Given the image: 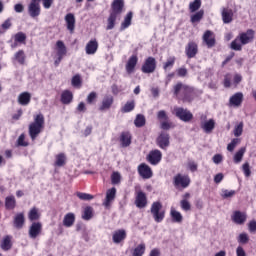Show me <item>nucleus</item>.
Listing matches in <instances>:
<instances>
[{"label": "nucleus", "mask_w": 256, "mask_h": 256, "mask_svg": "<svg viewBox=\"0 0 256 256\" xmlns=\"http://www.w3.org/2000/svg\"><path fill=\"white\" fill-rule=\"evenodd\" d=\"M99 49V42L97 39L90 40L85 47L86 55H95Z\"/></svg>", "instance_id": "nucleus-21"}, {"label": "nucleus", "mask_w": 256, "mask_h": 256, "mask_svg": "<svg viewBox=\"0 0 256 256\" xmlns=\"http://www.w3.org/2000/svg\"><path fill=\"white\" fill-rule=\"evenodd\" d=\"M66 27L70 33H75V15L68 13L65 16Z\"/></svg>", "instance_id": "nucleus-25"}, {"label": "nucleus", "mask_w": 256, "mask_h": 256, "mask_svg": "<svg viewBox=\"0 0 256 256\" xmlns=\"http://www.w3.org/2000/svg\"><path fill=\"white\" fill-rule=\"evenodd\" d=\"M232 221L236 223V225H245V221H247V215L241 211H235L232 215Z\"/></svg>", "instance_id": "nucleus-23"}, {"label": "nucleus", "mask_w": 256, "mask_h": 256, "mask_svg": "<svg viewBox=\"0 0 256 256\" xmlns=\"http://www.w3.org/2000/svg\"><path fill=\"white\" fill-rule=\"evenodd\" d=\"M17 207V200H15V196H7L5 198V208L8 209V211H11Z\"/></svg>", "instance_id": "nucleus-34"}, {"label": "nucleus", "mask_w": 256, "mask_h": 256, "mask_svg": "<svg viewBox=\"0 0 256 256\" xmlns=\"http://www.w3.org/2000/svg\"><path fill=\"white\" fill-rule=\"evenodd\" d=\"M202 41L206 45L208 49H213L217 44V40L215 39V33L211 30H206L202 36Z\"/></svg>", "instance_id": "nucleus-13"}, {"label": "nucleus", "mask_w": 256, "mask_h": 256, "mask_svg": "<svg viewBox=\"0 0 256 256\" xmlns=\"http://www.w3.org/2000/svg\"><path fill=\"white\" fill-rule=\"evenodd\" d=\"M176 75H177V77L185 79V77H187V75H189V70H187V68L185 66H182V67L176 69Z\"/></svg>", "instance_id": "nucleus-53"}, {"label": "nucleus", "mask_w": 256, "mask_h": 256, "mask_svg": "<svg viewBox=\"0 0 256 256\" xmlns=\"http://www.w3.org/2000/svg\"><path fill=\"white\" fill-rule=\"evenodd\" d=\"M156 145L163 151H167L169 145H171V136L169 133L162 131L156 138Z\"/></svg>", "instance_id": "nucleus-9"}, {"label": "nucleus", "mask_w": 256, "mask_h": 256, "mask_svg": "<svg viewBox=\"0 0 256 256\" xmlns=\"http://www.w3.org/2000/svg\"><path fill=\"white\" fill-rule=\"evenodd\" d=\"M145 123V116H143L142 114H138L136 116V119L134 120L135 127H145Z\"/></svg>", "instance_id": "nucleus-49"}, {"label": "nucleus", "mask_w": 256, "mask_h": 256, "mask_svg": "<svg viewBox=\"0 0 256 256\" xmlns=\"http://www.w3.org/2000/svg\"><path fill=\"white\" fill-rule=\"evenodd\" d=\"M77 197L81 199V201H91V199H95V197L88 193L77 192Z\"/></svg>", "instance_id": "nucleus-54"}, {"label": "nucleus", "mask_w": 256, "mask_h": 256, "mask_svg": "<svg viewBox=\"0 0 256 256\" xmlns=\"http://www.w3.org/2000/svg\"><path fill=\"white\" fill-rule=\"evenodd\" d=\"M14 41H16V43H19L20 45H25L27 43V34H25L24 32H17L14 35Z\"/></svg>", "instance_id": "nucleus-42"}, {"label": "nucleus", "mask_w": 256, "mask_h": 256, "mask_svg": "<svg viewBox=\"0 0 256 256\" xmlns=\"http://www.w3.org/2000/svg\"><path fill=\"white\" fill-rule=\"evenodd\" d=\"M131 21H133V12H128L124 18V21L121 23L120 31H125L128 27H131Z\"/></svg>", "instance_id": "nucleus-32"}, {"label": "nucleus", "mask_w": 256, "mask_h": 256, "mask_svg": "<svg viewBox=\"0 0 256 256\" xmlns=\"http://www.w3.org/2000/svg\"><path fill=\"white\" fill-rule=\"evenodd\" d=\"M56 47H57V57H60L63 59L65 55H67V46H65V43L61 40H58L56 42Z\"/></svg>", "instance_id": "nucleus-31"}, {"label": "nucleus", "mask_w": 256, "mask_h": 256, "mask_svg": "<svg viewBox=\"0 0 256 256\" xmlns=\"http://www.w3.org/2000/svg\"><path fill=\"white\" fill-rule=\"evenodd\" d=\"M199 53V45L195 41H189L185 46V55L188 59H195Z\"/></svg>", "instance_id": "nucleus-11"}, {"label": "nucleus", "mask_w": 256, "mask_h": 256, "mask_svg": "<svg viewBox=\"0 0 256 256\" xmlns=\"http://www.w3.org/2000/svg\"><path fill=\"white\" fill-rule=\"evenodd\" d=\"M18 103L22 105V107H27L29 103H31V93L29 92H22L18 96Z\"/></svg>", "instance_id": "nucleus-28"}, {"label": "nucleus", "mask_w": 256, "mask_h": 256, "mask_svg": "<svg viewBox=\"0 0 256 256\" xmlns=\"http://www.w3.org/2000/svg\"><path fill=\"white\" fill-rule=\"evenodd\" d=\"M150 212L155 223H162L163 219H165V209H163V204L159 201L152 203Z\"/></svg>", "instance_id": "nucleus-5"}, {"label": "nucleus", "mask_w": 256, "mask_h": 256, "mask_svg": "<svg viewBox=\"0 0 256 256\" xmlns=\"http://www.w3.org/2000/svg\"><path fill=\"white\" fill-rule=\"evenodd\" d=\"M145 244L142 243V244H139L133 251V256H143L145 255Z\"/></svg>", "instance_id": "nucleus-48"}, {"label": "nucleus", "mask_w": 256, "mask_h": 256, "mask_svg": "<svg viewBox=\"0 0 256 256\" xmlns=\"http://www.w3.org/2000/svg\"><path fill=\"white\" fill-rule=\"evenodd\" d=\"M238 243H242V245H246V243H249V235H247V233H241L238 236Z\"/></svg>", "instance_id": "nucleus-58"}, {"label": "nucleus", "mask_w": 256, "mask_h": 256, "mask_svg": "<svg viewBox=\"0 0 256 256\" xmlns=\"http://www.w3.org/2000/svg\"><path fill=\"white\" fill-rule=\"evenodd\" d=\"M96 101H97V92L95 91L90 92L86 98V103L88 105H95Z\"/></svg>", "instance_id": "nucleus-51"}, {"label": "nucleus", "mask_w": 256, "mask_h": 256, "mask_svg": "<svg viewBox=\"0 0 256 256\" xmlns=\"http://www.w3.org/2000/svg\"><path fill=\"white\" fill-rule=\"evenodd\" d=\"M43 129H45V116L40 113L34 116V121L28 126L30 139L35 141V139L41 135Z\"/></svg>", "instance_id": "nucleus-4"}, {"label": "nucleus", "mask_w": 256, "mask_h": 256, "mask_svg": "<svg viewBox=\"0 0 256 256\" xmlns=\"http://www.w3.org/2000/svg\"><path fill=\"white\" fill-rule=\"evenodd\" d=\"M229 104L231 107H241L243 104V93L237 92L232 95L229 99Z\"/></svg>", "instance_id": "nucleus-22"}, {"label": "nucleus", "mask_w": 256, "mask_h": 256, "mask_svg": "<svg viewBox=\"0 0 256 256\" xmlns=\"http://www.w3.org/2000/svg\"><path fill=\"white\" fill-rule=\"evenodd\" d=\"M156 70L157 60L155 59V57H147L141 66L142 73H145L146 75H151V73H155Z\"/></svg>", "instance_id": "nucleus-8"}, {"label": "nucleus", "mask_w": 256, "mask_h": 256, "mask_svg": "<svg viewBox=\"0 0 256 256\" xmlns=\"http://www.w3.org/2000/svg\"><path fill=\"white\" fill-rule=\"evenodd\" d=\"M137 171L138 175H140L142 179H151V177H153V170L151 169V166L145 163H141L138 166Z\"/></svg>", "instance_id": "nucleus-15"}, {"label": "nucleus", "mask_w": 256, "mask_h": 256, "mask_svg": "<svg viewBox=\"0 0 256 256\" xmlns=\"http://www.w3.org/2000/svg\"><path fill=\"white\" fill-rule=\"evenodd\" d=\"M157 119L159 121H169V116H167V112H165V110H160L157 113Z\"/></svg>", "instance_id": "nucleus-59"}, {"label": "nucleus", "mask_w": 256, "mask_h": 256, "mask_svg": "<svg viewBox=\"0 0 256 256\" xmlns=\"http://www.w3.org/2000/svg\"><path fill=\"white\" fill-rule=\"evenodd\" d=\"M0 247H1L2 251H9L11 249V247H13V244H11V237L6 236L2 240Z\"/></svg>", "instance_id": "nucleus-44"}, {"label": "nucleus", "mask_w": 256, "mask_h": 256, "mask_svg": "<svg viewBox=\"0 0 256 256\" xmlns=\"http://www.w3.org/2000/svg\"><path fill=\"white\" fill-rule=\"evenodd\" d=\"M13 24L11 23L10 18L6 19L4 23H2L1 28L4 29V31H7V29H11V26Z\"/></svg>", "instance_id": "nucleus-63"}, {"label": "nucleus", "mask_w": 256, "mask_h": 256, "mask_svg": "<svg viewBox=\"0 0 256 256\" xmlns=\"http://www.w3.org/2000/svg\"><path fill=\"white\" fill-rule=\"evenodd\" d=\"M170 216L173 223H183V215H181V212L172 208L170 210Z\"/></svg>", "instance_id": "nucleus-37"}, {"label": "nucleus", "mask_w": 256, "mask_h": 256, "mask_svg": "<svg viewBox=\"0 0 256 256\" xmlns=\"http://www.w3.org/2000/svg\"><path fill=\"white\" fill-rule=\"evenodd\" d=\"M173 79H175V72L168 73L165 78L166 85H169Z\"/></svg>", "instance_id": "nucleus-64"}, {"label": "nucleus", "mask_w": 256, "mask_h": 256, "mask_svg": "<svg viewBox=\"0 0 256 256\" xmlns=\"http://www.w3.org/2000/svg\"><path fill=\"white\" fill-rule=\"evenodd\" d=\"M113 103H115V98H113V95H105L98 109L99 111H109V109L113 107Z\"/></svg>", "instance_id": "nucleus-17"}, {"label": "nucleus", "mask_w": 256, "mask_h": 256, "mask_svg": "<svg viewBox=\"0 0 256 256\" xmlns=\"http://www.w3.org/2000/svg\"><path fill=\"white\" fill-rule=\"evenodd\" d=\"M201 129L205 131L206 133H211L213 129H215V120L210 119L204 123L201 124Z\"/></svg>", "instance_id": "nucleus-36"}, {"label": "nucleus", "mask_w": 256, "mask_h": 256, "mask_svg": "<svg viewBox=\"0 0 256 256\" xmlns=\"http://www.w3.org/2000/svg\"><path fill=\"white\" fill-rule=\"evenodd\" d=\"M173 93L182 103H193L198 96L195 87L183 84V82H177L173 86Z\"/></svg>", "instance_id": "nucleus-1"}, {"label": "nucleus", "mask_w": 256, "mask_h": 256, "mask_svg": "<svg viewBox=\"0 0 256 256\" xmlns=\"http://www.w3.org/2000/svg\"><path fill=\"white\" fill-rule=\"evenodd\" d=\"M112 185H119L121 183V174L119 172H113L111 175Z\"/></svg>", "instance_id": "nucleus-55"}, {"label": "nucleus", "mask_w": 256, "mask_h": 256, "mask_svg": "<svg viewBox=\"0 0 256 256\" xmlns=\"http://www.w3.org/2000/svg\"><path fill=\"white\" fill-rule=\"evenodd\" d=\"M82 219L84 221H91V219H93V207L86 206L84 208V211H83V214H82Z\"/></svg>", "instance_id": "nucleus-41"}, {"label": "nucleus", "mask_w": 256, "mask_h": 256, "mask_svg": "<svg viewBox=\"0 0 256 256\" xmlns=\"http://www.w3.org/2000/svg\"><path fill=\"white\" fill-rule=\"evenodd\" d=\"M147 194L143 190H138L135 192L134 204L138 209H145L147 207Z\"/></svg>", "instance_id": "nucleus-12"}, {"label": "nucleus", "mask_w": 256, "mask_h": 256, "mask_svg": "<svg viewBox=\"0 0 256 256\" xmlns=\"http://www.w3.org/2000/svg\"><path fill=\"white\" fill-rule=\"evenodd\" d=\"M245 151H247V149L245 147L240 148L234 155V163L238 164L241 163V161H243V156L245 155Z\"/></svg>", "instance_id": "nucleus-46"}, {"label": "nucleus", "mask_w": 256, "mask_h": 256, "mask_svg": "<svg viewBox=\"0 0 256 256\" xmlns=\"http://www.w3.org/2000/svg\"><path fill=\"white\" fill-rule=\"evenodd\" d=\"M16 147H29V142L25 141V134L22 133L16 141Z\"/></svg>", "instance_id": "nucleus-50"}, {"label": "nucleus", "mask_w": 256, "mask_h": 256, "mask_svg": "<svg viewBox=\"0 0 256 256\" xmlns=\"http://www.w3.org/2000/svg\"><path fill=\"white\" fill-rule=\"evenodd\" d=\"M202 2L201 0H194L189 3L190 13H197L201 9Z\"/></svg>", "instance_id": "nucleus-43"}, {"label": "nucleus", "mask_w": 256, "mask_h": 256, "mask_svg": "<svg viewBox=\"0 0 256 256\" xmlns=\"http://www.w3.org/2000/svg\"><path fill=\"white\" fill-rule=\"evenodd\" d=\"M115 197H117V188L112 187L106 191V197L103 202V206L107 208L111 207V203L115 201Z\"/></svg>", "instance_id": "nucleus-19"}, {"label": "nucleus", "mask_w": 256, "mask_h": 256, "mask_svg": "<svg viewBox=\"0 0 256 256\" xmlns=\"http://www.w3.org/2000/svg\"><path fill=\"white\" fill-rule=\"evenodd\" d=\"M13 59L17 63H19V65H25V59H27V56L25 55V51L24 50H18L14 54V58Z\"/></svg>", "instance_id": "nucleus-35"}, {"label": "nucleus", "mask_w": 256, "mask_h": 256, "mask_svg": "<svg viewBox=\"0 0 256 256\" xmlns=\"http://www.w3.org/2000/svg\"><path fill=\"white\" fill-rule=\"evenodd\" d=\"M67 165V155L59 153L55 156L54 167H65Z\"/></svg>", "instance_id": "nucleus-29"}, {"label": "nucleus", "mask_w": 256, "mask_h": 256, "mask_svg": "<svg viewBox=\"0 0 256 256\" xmlns=\"http://www.w3.org/2000/svg\"><path fill=\"white\" fill-rule=\"evenodd\" d=\"M243 135V122H240L237 126L234 128V136L235 137H241Z\"/></svg>", "instance_id": "nucleus-57"}, {"label": "nucleus", "mask_w": 256, "mask_h": 256, "mask_svg": "<svg viewBox=\"0 0 256 256\" xmlns=\"http://www.w3.org/2000/svg\"><path fill=\"white\" fill-rule=\"evenodd\" d=\"M146 159L150 165H159L161 159H163V153H161L159 149L152 150L149 152Z\"/></svg>", "instance_id": "nucleus-14"}, {"label": "nucleus", "mask_w": 256, "mask_h": 256, "mask_svg": "<svg viewBox=\"0 0 256 256\" xmlns=\"http://www.w3.org/2000/svg\"><path fill=\"white\" fill-rule=\"evenodd\" d=\"M255 39V30L248 29L246 32L240 33L230 44L233 51H242L243 45H249Z\"/></svg>", "instance_id": "nucleus-3"}, {"label": "nucleus", "mask_w": 256, "mask_h": 256, "mask_svg": "<svg viewBox=\"0 0 256 256\" xmlns=\"http://www.w3.org/2000/svg\"><path fill=\"white\" fill-rule=\"evenodd\" d=\"M172 115H175L177 119H180V121H183L184 123H190V121H193V113L187 108L174 107Z\"/></svg>", "instance_id": "nucleus-6"}, {"label": "nucleus", "mask_w": 256, "mask_h": 256, "mask_svg": "<svg viewBox=\"0 0 256 256\" xmlns=\"http://www.w3.org/2000/svg\"><path fill=\"white\" fill-rule=\"evenodd\" d=\"M43 231V224L41 222H33L29 228V237L30 239H37Z\"/></svg>", "instance_id": "nucleus-18"}, {"label": "nucleus", "mask_w": 256, "mask_h": 256, "mask_svg": "<svg viewBox=\"0 0 256 256\" xmlns=\"http://www.w3.org/2000/svg\"><path fill=\"white\" fill-rule=\"evenodd\" d=\"M190 185L191 177L189 175L178 173L173 177V186L175 189H187Z\"/></svg>", "instance_id": "nucleus-7"}, {"label": "nucleus", "mask_w": 256, "mask_h": 256, "mask_svg": "<svg viewBox=\"0 0 256 256\" xmlns=\"http://www.w3.org/2000/svg\"><path fill=\"white\" fill-rule=\"evenodd\" d=\"M242 171H243L245 177H251V165L249 164V162H245L242 165Z\"/></svg>", "instance_id": "nucleus-56"}, {"label": "nucleus", "mask_w": 256, "mask_h": 256, "mask_svg": "<svg viewBox=\"0 0 256 256\" xmlns=\"http://www.w3.org/2000/svg\"><path fill=\"white\" fill-rule=\"evenodd\" d=\"M222 20L223 23L229 24L233 21V10L229 8L222 9Z\"/></svg>", "instance_id": "nucleus-30"}, {"label": "nucleus", "mask_w": 256, "mask_h": 256, "mask_svg": "<svg viewBox=\"0 0 256 256\" xmlns=\"http://www.w3.org/2000/svg\"><path fill=\"white\" fill-rule=\"evenodd\" d=\"M235 195V190H224L222 197L223 199H229V197H233Z\"/></svg>", "instance_id": "nucleus-62"}, {"label": "nucleus", "mask_w": 256, "mask_h": 256, "mask_svg": "<svg viewBox=\"0 0 256 256\" xmlns=\"http://www.w3.org/2000/svg\"><path fill=\"white\" fill-rule=\"evenodd\" d=\"M203 17H205V10L201 9L190 16V21L191 23H200Z\"/></svg>", "instance_id": "nucleus-39"}, {"label": "nucleus", "mask_w": 256, "mask_h": 256, "mask_svg": "<svg viewBox=\"0 0 256 256\" xmlns=\"http://www.w3.org/2000/svg\"><path fill=\"white\" fill-rule=\"evenodd\" d=\"M71 85H72V87H76L77 89H81V86L83 85V80L81 79L80 74H76L72 77Z\"/></svg>", "instance_id": "nucleus-47"}, {"label": "nucleus", "mask_w": 256, "mask_h": 256, "mask_svg": "<svg viewBox=\"0 0 256 256\" xmlns=\"http://www.w3.org/2000/svg\"><path fill=\"white\" fill-rule=\"evenodd\" d=\"M177 61V58L175 56H170L166 59V61L163 63V69L165 71H169V69H173L175 67V62Z\"/></svg>", "instance_id": "nucleus-38"}, {"label": "nucleus", "mask_w": 256, "mask_h": 256, "mask_svg": "<svg viewBox=\"0 0 256 256\" xmlns=\"http://www.w3.org/2000/svg\"><path fill=\"white\" fill-rule=\"evenodd\" d=\"M180 207H181L182 211H186L187 212V211H189L191 209V203L188 202L185 199H182L180 201Z\"/></svg>", "instance_id": "nucleus-60"}, {"label": "nucleus", "mask_w": 256, "mask_h": 256, "mask_svg": "<svg viewBox=\"0 0 256 256\" xmlns=\"http://www.w3.org/2000/svg\"><path fill=\"white\" fill-rule=\"evenodd\" d=\"M135 109V100L127 101L121 108L122 113H131Z\"/></svg>", "instance_id": "nucleus-45"}, {"label": "nucleus", "mask_w": 256, "mask_h": 256, "mask_svg": "<svg viewBox=\"0 0 256 256\" xmlns=\"http://www.w3.org/2000/svg\"><path fill=\"white\" fill-rule=\"evenodd\" d=\"M63 225L64 227H73L75 225V214L71 212L67 213L64 216Z\"/></svg>", "instance_id": "nucleus-33"}, {"label": "nucleus", "mask_w": 256, "mask_h": 256, "mask_svg": "<svg viewBox=\"0 0 256 256\" xmlns=\"http://www.w3.org/2000/svg\"><path fill=\"white\" fill-rule=\"evenodd\" d=\"M41 218V214L39 213V208L33 207L29 212H28V219L29 221H38V219Z\"/></svg>", "instance_id": "nucleus-40"}, {"label": "nucleus", "mask_w": 256, "mask_h": 256, "mask_svg": "<svg viewBox=\"0 0 256 256\" xmlns=\"http://www.w3.org/2000/svg\"><path fill=\"white\" fill-rule=\"evenodd\" d=\"M60 101L62 105H70V103H73V92L70 90H64L61 93Z\"/></svg>", "instance_id": "nucleus-26"}, {"label": "nucleus", "mask_w": 256, "mask_h": 256, "mask_svg": "<svg viewBox=\"0 0 256 256\" xmlns=\"http://www.w3.org/2000/svg\"><path fill=\"white\" fill-rule=\"evenodd\" d=\"M171 127H173V123L169 122V120H164L161 122V129H163V131H169Z\"/></svg>", "instance_id": "nucleus-61"}, {"label": "nucleus", "mask_w": 256, "mask_h": 256, "mask_svg": "<svg viewBox=\"0 0 256 256\" xmlns=\"http://www.w3.org/2000/svg\"><path fill=\"white\" fill-rule=\"evenodd\" d=\"M123 9H125L124 0H113L111 4L110 14L107 18V26H106L107 31H111V29H115L117 19L121 17V13H123Z\"/></svg>", "instance_id": "nucleus-2"}, {"label": "nucleus", "mask_w": 256, "mask_h": 256, "mask_svg": "<svg viewBox=\"0 0 256 256\" xmlns=\"http://www.w3.org/2000/svg\"><path fill=\"white\" fill-rule=\"evenodd\" d=\"M133 139V136H131L130 132H122L120 134V144L121 147H129L131 145V141Z\"/></svg>", "instance_id": "nucleus-27"}, {"label": "nucleus", "mask_w": 256, "mask_h": 256, "mask_svg": "<svg viewBox=\"0 0 256 256\" xmlns=\"http://www.w3.org/2000/svg\"><path fill=\"white\" fill-rule=\"evenodd\" d=\"M127 239V231L125 229H119L114 231L112 235L113 243L116 245H119V243H122V241H125Z\"/></svg>", "instance_id": "nucleus-20"}, {"label": "nucleus", "mask_w": 256, "mask_h": 256, "mask_svg": "<svg viewBox=\"0 0 256 256\" xmlns=\"http://www.w3.org/2000/svg\"><path fill=\"white\" fill-rule=\"evenodd\" d=\"M137 63H139V57H137V54H133L129 57L125 65L126 73L128 75L135 73V67H137Z\"/></svg>", "instance_id": "nucleus-16"}, {"label": "nucleus", "mask_w": 256, "mask_h": 256, "mask_svg": "<svg viewBox=\"0 0 256 256\" xmlns=\"http://www.w3.org/2000/svg\"><path fill=\"white\" fill-rule=\"evenodd\" d=\"M28 15L32 19H37L41 15V0H31L28 5Z\"/></svg>", "instance_id": "nucleus-10"}, {"label": "nucleus", "mask_w": 256, "mask_h": 256, "mask_svg": "<svg viewBox=\"0 0 256 256\" xmlns=\"http://www.w3.org/2000/svg\"><path fill=\"white\" fill-rule=\"evenodd\" d=\"M241 143V139L234 138L232 139L231 143L227 145V151H230V153H233L235 151V147Z\"/></svg>", "instance_id": "nucleus-52"}, {"label": "nucleus", "mask_w": 256, "mask_h": 256, "mask_svg": "<svg viewBox=\"0 0 256 256\" xmlns=\"http://www.w3.org/2000/svg\"><path fill=\"white\" fill-rule=\"evenodd\" d=\"M13 225L16 229H23V226L25 225V213H17L14 217Z\"/></svg>", "instance_id": "nucleus-24"}]
</instances>
